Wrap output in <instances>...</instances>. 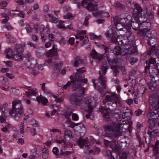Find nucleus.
Here are the masks:
<instances>
[{
	"mask_svg": "<svg viewBox=\"0 0 159 159\" xmlns=\"http://www.w3.org/2000/svg\"><path fill=\"white\" fill-rule=\"evenodd\" d=\"M103 127L105 132V136L111 140H104L105 146L107 148L109 147L111 149H117L116 148L117 140L122 134L120 124L112 122Z\"/></svg>",
	"mask_w": 159,
	"mask_h": 159,
	"instance_id": "obj_1",
	"label": "nucleus"
},
{
	"mask_svg": "<svg viewBox=\"0 0 159 159\" xmlns=\"http://www.w3.org/2000/svg\"><path fill=\"white\" fill-rule=\"evenodd\" d=\"M12 109L9 111V114L16 120H18L23 112V108L21 101L15 100L12 102Z\"/></svg>",
	"mask_w": 159,
	"mask_h": 159,
	"instance_id": "obj_2",
	"label": "nucleus"
},
{
	"mask_svg": "<svg viewBox=\"0 0 159 159\" xmlns=\"http://www.w3.org/2000/svg\"><path fill=\"white\" fill-rule=\"evenodd\" d=\"M103 104L105 105L106 109L102 107L100 108V111L103 114V116L106 119H109L111 117V111L116 109L117 104L114 102L103 101Z\"/></svg>",
	"mask_w": 159,
	"mask_h": 159,
	"instance_id": "obj_3",
	"label": "nucleus"
},
{
	"mask_svg": "<svg viewBox=\"0 0 159 159\" xmlns=\"http://www.w3.org/2000/svg\"><path fill=\"white\" fill-rule=\"evenodd\" d=\"M108 68V66L105 64L102 65L101 66L102 75H100L98 79V82L101 85V87L97 88L98 90L100 93L106 89L107 79L102 75H105Z\"/></svg>",
	"mask_w": 159,
	"mask_h": 159,
	"instance_id": "obj_4",
	"label": "nucleus"
},
{
	"mask_svg": "<svg viewBox=\"0 0 159 159\" xmlns=\"http://www.w3.org/2000/svg\"><path fill=\"white\" fill-rule=\"evenodd\" d=\"M81 5L89 11H93L98 9L96 2L93 0H83L81 2Z\"/></svg>",
	"mask_w": 159,
	"mask_h": 159,
	"instance_id": "obj_5",
	"label": "nucleus"
},
{
	"mask_svg": "<svg viewBox=\"0 0 159 159\" xmlns=\"http://www.w3.org/2000/svg\"><path fill=\"white\" fill-rule=\"evenodd\" d=\"M151 65H153L154 68L156 69L157 71V73L159 75V58H155L151 57L148 61V65L145 67V71L146 72H148L152 66Z\"/></svg>",
	"mask_w": 159,
	"mask_h": 159,
	"instance_id": "obj_6",
	"label": "nucleus"
},
{
	"mask_svg": "<svg viewBox=\"0 0 159 159\" xmlns=\"http://www.w3.org/2000/svg\"><path fill=\"white\" fill-rule=\"evenodd\" d=\"M130 19V15H128L124 17L121 16L120 17L116 16L114 19L115 20H116L119 24V22L121 23L123 25H125V28L127 29L128 30H130V24L129 23V20Z\"/></svg>",
	"mask_w": 159,
	"mask_h": 159,
	"instance_id": "obj_7",
	"label": "nucleus"
},
{
	"mask_svg": "<svg viewBox=\"0 0 159 159\" xmlns=\"http://www.w3.org/2000/svg\"><path fill=\"white\" fill-rule=\"evenodd\" d=\"M103 101L109 102H115V103H118L120 106L121 105L119 98L114 93H112L110 95H106L105 99Z\"/></svg>",
	"mask_w": 159,
	"mask_h": 159,
	"instance_id": "obj_8",
	"label": "nucleus"
},
{
	"mask_svg": "<svg viewBox=\"0 0 159 159\" xmlns=\"http://www.w3.org/2000/svg\"><path fill=\"white\" fill-rule=\"evenodd\" d=\"M88 139L87 138L84 139H82L80 138L77 141L78 144L80 147V148H83L84 146L85 148L87 149L90 148L92 144L93 143L94 140H90L89 143H88Z\"/></svg>",
	"mask_w": 159,
	"mask_h": 159,
	"instance_id": "obj_9",
	"label": "nucleus"
},
{
	"mask_svg": "<svg viewBox=\"0 0 159 159\" xmlns=\"http://www.w3.org/2000/svg\"><path fill=\"white\" fill-rule=\"evenodd\" d=\"M128 48L122 46H116L114 49L113 52L114 54L117 55H121L122 56H125L128 52Z\"/></svg>",
	"mask_w": 159,
	"mask_h": 159,
	"instance_id": "obj_10",
	"label": "nucleus"
},
{
	"mask_svg": "<svg viewBox=\"0 0 159 159\" xmlns=\"http://www.w3.org/2000/svg\"><path fill=\"white\" fill-rule=\"evenodd\" d=\"M93 102L91 100L88 99V98H86L85 100L86 110L88 113V114L85 115V117L87 119H89L92 113L93 109L92 106L93 104Z\"/></svg>",
	"mask_w": 159,
	"mask_h": 159,
	"instance_id": "obj_11",
	"label": "nucleus"
},
{
	"mask_svg": "<svg viewBox=\"0 0 159 159\" xmlns=\"http://www.w3.org/2000/svg\"><path fill=\"white\" fill-rule=\"evenodd\" d=\"M150 29L144 28L141 30V33L142 34L143 38L144 39L148 38H150V39L147 42L148 44L150 46H152L151 44H153V39L152 38V36L151 35V32L150 31Z\"/></svg>",
	"mask_w": 159,
	"mask_h": 159,
	"instance_id": "obj_12",
	"label": "nucleus"
},
{
	"mask_svg": "<svg viewBox=\"0 0 159 159\" xmlns=\"http://www.w3.org/2000/svg\"><path fill=\"white\" fill-rule=\"evenodd\" d=\"M74 66H77L80 64L85 66L87 64L86 60L85 57H84V59H82L80 57L75 56L74 58Z\"/></svg>",
	"mask_w": 159,
	"mask_h": 159,
	"instance_id": "obj_13",
	"label": "nucleus"
},
{
	"mask_svg": "<svg viewBox=\"0 0 159 159\" xmlns=\"http://www.w3.org/2000/svg\"><path fill=\"white\" fill-rule=\"evenodd\" d=\"M117 151L112 150V151H110L109 150L107 152L108 157L111 159H121L120 154L117 152Z\"/></svg>",
	"mask_w": 159,
	"mask_h": 159,
	"instance_id": "obj_14",
	"label": "nucleus"
},
{
	"mask_svg": "<svg viewBox=\"0 0 159 159\" xmlns=\"http://www.w3.org/2000/svg\"><path fill=\"white\" fill-rule=\"evenodd\" d=\"M89 56L92 58L98 60V61L102 60L103 58V55L98 53L94 49L92 50Z\"/></svg>",
	"mask_w": 159,
	"mask_h": 159,
	"instance_id": "obj_15",
	"label": "nucleus"
},
{
	"mask_svg": "<svg viewBox=\"0 0 159 159\" xmlns=\"http://www.w3.org/2000/svg\"><path fill=\"white\" fill-rule=\"evenodd\" d=\"M143 11V10L139 5L137 3L135 4L132 12V14H134V16H136L137 15L142 17V13Z\"/></svg>",
	"mask_w": 159,
	"mask_h": 159,
	"instance_id": "obj_16",
	"label": "nucleus"
},
{
	"mask_svg": "<svg viewBox=\"0 0 159 159\" xmlns=\"http://www.w3.org/2000/svg\"><path fill=\"white\" fill-rule=\"evenodd\" d=\"M73 150H72L71 151H63L62 150H52L53 153L56 156L59 155H68L70 154L71 152H73Z\"/></svg>",
	"mask_w": 159,
	"mask_h": 159,
	"instance_id": "obj_17",
	"label": "nucleus"
},
{
	"mask_svg": "<svg viewBox=\"0 0 159 159\" xmlns=\"http://www.w3.org/2000/svg\"><path fill=\"white\" fill-rule=\"evenodd\" d=\"M37 64L36 60L33 58L30 59L26 63V66L28 68L33 69L36 67V65Z\"/></svg>",
	"mask_w": 159,
	"mask_h": 159,
	"instance_id": "obj_18",
	"label": "nucleus"
},
{
	"mask_svg": "<svg viewBox=\"0 0 159 159\" xmlns=\"http://www.w3.org/2000/svg\"><path fill=\"white\" fill-rule=\"evenodd\" d=\"M69 100L71 103L73 105H77L79 104V100L75 94H71Z\"/></svg>",
	"mask_w": 159,
	"mask_h": 159,
	"instance_id": "obj_19",
	"label": "nucleus"
},
{
	"mask_svg": "<svg viewBox=\"0 0 159 159\" xmlns=\"http://www.w3.org/2000/svg\"><path fill=\"white\" fill-rule=\"evenodd\" d=\"M148 115L152 119H157L159 116L158 111H153L151 107L149 108Z\"/></svg>",
	"mask_w": 159,
	"mask_h": 159,
	"instance_id": "obj_20",
	"label": "nucleus"
},
{
	"mask_svg": "<svg viewBox=\"0 0 159 159\" xmlns=\"http://www.w3.org/2000/svg\"><path fill=\"white\" fill-rule=\"evenodd\" d=\"M158 49H157L156 46L155 45L151 46L149 50L148 51L147 54L148 55H151L152 53H154L156 54L158 52Z\"/></svg>",
	"mask_w": 159,
	"mask_h": 159,
	"instance_id": "obj_21",
	"label": "nucleus"
},
{
	"mask_svg": "<svg viewBox=\"0 0 159 159\" xmlns=\"http://www.w3.org/2000/svg\"><path fill=\"white\" fill-rule=\"evenodd\" d=\"M73 78L71 79V81L72 83H74L76 81L80 82L82 78L81 76L79 73H75L74 76L73 77Z\"/></svg>",
	"mask_w": 159,
	"mask_h": 159,
	"instance_id": "obj_22",
	"label": "nucleus"
},
{
	"mask_svg": "<svg viewBox=\"0 0 159 159\" xmlns=\"http://www.w3.org/2000/svg\"><path fill=\"white\" fill-rule=\"evenodd\" d=\"M158 131L157 129H155L153 130H151L150 129L148 130V134L151 138H153L156 137L158 134Z\"/></svg>",
	"mask_w": 159,
	"mask_h": 159,
	"instance_id": "obj_23",
	"label": "nucleus"
},
{
	"mask_svg": "<svg viewBox=\"0 0 159 159\" xmlns=\"http://www.w3.org/2000/svg\"><path fill=\"white\" fill-rule=\"evenodd\" d=\"M127 48H128V52H129V53L130 54H137L138 53L137 48L136 46H133L130 48L129 47Z\"/></svg>",
	"mask_w": 159,
	"mask_h": 159,
	"instance_id": "obj_24",
	"label": "nucleus"
},
{
	"mask_svg": "<svg viewBox=\"0 0 159 159\" xmlns=\"http://www.w3.org/2000/svg\"><path fill=\"white\" fill-rule=\"evenodd\" d=\"M37 101L39 102H41L43 105H45L48 102V100L46 98H43L41 96H37L36 97Z\"/></svg>",
	"mask_w": 159,
	"mask_h": 159,
	"instance_id": "obj_25",
	"label": "nucleus"
},
{
	"mask_svg": "<svg viewBox=\"0 0 159 159\" xmlns=\"http://www.w3.org/2000/svg\"><path fill=\"white\" fill-rule=\"evenodd\" d=\"M57 51H53L52 49L49 50L46 53V55L48 57H52L57 56Z\"/></svg>",
	"mask_w": 159,
	"mask_h": 159,
	"instance_id": "obj_26",
	"label": "nucleus"
},
{
	"mask_svg": "<svg viewBox=\"0 0 159 159\" xmlns=\"http://www.w3.org/2000/svg\"><path fill=\"white\" fill-rule=\"evenodd\" d=\"M116 66H111L110 67L111 69L112 70H114L113 75L115 77L119 75L120 71L118 70Z\"/></svg>",
	"mask_w": 159,
	"mask_h": 159,
	"instance_id": "obj_27",
	"label": "nucleus"
},
{
	"mask_svg": "<svg viewBox=\"0 0 159 159\" xmlns=\"http://www.w3.org/2000/svg\"><path fill=\"white\" fill-rule=\"evenodd\" d=\"M121 36H117V37L116 38V37L113 36L111 39L115 43H117L119 44H121Z\"/></svg>",
	"mask_w": 159,
	"mask_h": 159,
	"instance_id": "obj_28",
	"label": "nucleus"
},
{
	"mask_svg": "<svg viewBox=\"0 0 159 159\" xmlns=\"http://www.w3.org/2000/svg\"><path fill=\"white\" fill-rule=\"evenodd\" d=\"M11 57L16 61H20L23 60L22 55L18 54H14Z\"/></svg>",
	"mask_w": 159,
	"mask_h": 159,
	"instance_id": "obj_29",
	"label": "nucleus"
},
{
	"mask_svg": "<svg viewBox=\"0 0 159 159\" xmlns=\"http://www.w3.org/2000/svg\"><path fill=\"white\" fill-rule=\"evenodd\" d=\"M130 25L132 27L134 30H138L139 28V21L134 22V21H132V23H130Z\"/></svg>",
	"mask_w": 159,
	"mask_h": 159,
	"instance_id": "obj_30",
	"label": "nucleus"
},
{
	"mask_svg": "<svg viewBox=\"0 0 159 159\" xmlns=\"http://www.w3.org/2000/svg\"><path fill=\"white\" fill-rule=\"evenodd\" d=\"M4 53L6 54V57L10 58V57H11L12 55V51L11 48H9L6 49Z\"/></svg>",
	"mask_w": 159,
	"mask_h": 159,
	"instance_id": "obj_31",
	"label": "nucleus"
},
{
	"mask_svg": "<svg viewBox=\"0 0 159 159\" xmlns=\"http://www.w3.org/2000/svg\"><path fill=\"white\" fill-rule=\"evenodd\" d=\"M25 93L26 94L27 96V97L29 98H30L31 96H34L36 97V98L37 97L36 93L33 90H30V91L29 92L26 91Z\"/></svg>",
	"mask_w": 159,
	"mask_h": 159,
	"instance_id": "obj_32",
	"label": "nucleus"
},
{
	"mask_svg": "<svg viewBox=\"0 0 159 159\" xmlns=\"http://www.w3.org/2000/svg\"><path fill=\"white\" fill-rule=\"evenodd\" d=\"M114 6L116 8L121 10H123L125 8V6L118 2L115 3L114 4Z\"/></svg>",
	"mask_w": 159,
	"mask_h": 159,
	"instance_id": "obj_33",
	"label": "nucleus"
},
{
	"mask_svg": "<svg viewBox=\"0 0 159 159\" xmlns=\"http://www.w3.org/2000/svg\"><path fill=\"white\" fill-rule=\"evenodd\" d=\"M121 44H123L124 45H128L130 44V43H129V42L127 37H122V36H121Z\"/></svg>",
	"mask_w": 159,
	"mask_h": 159,
	"instance_id": "obj_34",
	"label": "nucleus"
},
{
	"mask_svg": "<svg viewBox=\"0 0 159 159\" xmlns=\"http://www.w3.org/2000/svg\"><path fill=\"white\" fill-rule=\"evenodd\" d=\"M155 119H149L148 122L149 124V128L151 130L153 128L155 127Z\"/></svg>",
	"mask_w": 159,
	"mask_h": 159,
	"instance_id": "obj_35",
	"label": "nucleus"
},
{
	"mask_svg": "<svg viewBox=\"0 0 159 159\" xmlns=\"http://www.w3.org/2000/svg\"><path fill=\"white\" fill-rule=\"evenodd\" d=\"M120 150H117V152L118 154H120L121 159H126L127 157L126 153L125 152H122Z\"/></svg>",
	"mask_w": 159,
	"mask_h": 159,
	"instance_id": "obj_36",
	"label": "nucleus"
},
{
	"mask_svg": "<svg viewBox=\"0 0 159 159\" xmlns=\"http://www.w3.org/2000/svg\"><path fill=\"white\" fill-rule=\"evenodd\" d=\"M133 15V18H132L131 16H130V20H129V23L130 24V23H132V21H134V22H135L136 21H139V18L141 17L140 16H139L138 15H136L135 16H134V14H132Z\"/></svg>",
	"mask_w": 159,
	"mask_h": 159,
	"instance_id": "obj_37",
	"label": "nucleus"
},
{
	"mask_svg": "<svg viewBox=\"0 0 159 159\" xmlns=\"http://www.w3.org/2000/svg\"><path fill=\"white\" fill-rule=\"evenodd\" d=\"M128 39V41L129 43H130V44H133V43H134L135 41V37L133 35V34H131L129 36H128L127 37Z\"/></svg>",
	"mask_w": 159,
	"mask_h": 159,
	"instance_id": "obj_38",
	"label": "nucleus"
},
{
	"mask_svg": "<svg viewBox=\"0 0 159 159\" xmlns=\"http://www.w3.org/2000/svg\"><path fill=\"white\" fill-rule=\"evenodd\" d=\"M107 60L109 64L111 66H112L114 63H117V62L116 61L115 59V58H109V57H107Z\"/></svg>",
	"mask_w": 159,
	"mask_h": 159,
	"instance_id": "obj_39",
	"label": "nucleus"
},
{
	"mask_svg": "<svg viewBox=\"0 0 159 159\" xmlns=\"http://www.w3.org/2000/svg\"><path fill=\"white\" fill-rule=\"evenodd\" d=\"M73 84L72 89L73 90H75L77 89H78L79 90L82 89V87L80 84H76L75 83Z\"/></svg>",
	"mask_w": 159,
	"mask_h": 159,
	"instance_id": "obj_40",
	"label": "nucleus"
},
{
	"mask_svg": "<svg viewBox=\"0 0 159 159\" xmlns=\"http://www.w3.org/2000/svg\"><path fill=\"white\" fill-rule=\"evenodd\" d=\"M15 50L16 52V53L18 54H20L23 51L22 48L19 45L16 46L15 48Z\"/></svg>",
	"mask_w": 159,
	"mask_h": 159,
	"instance_id": "obj_41",
	"label": "nucleus"
},
{
	"mask_svg": "<svg viewBox=\"0 0 159 159\" xmlns=\"http://www.w3.org/2000/svg\"><path fill=\"white\" fill-rule=\"evenodd\" d=\"M138 59L137 57H130L129 59V61L130 64L132 65H134L135 63L137 62Z\"/></svg>",
	"mask_w": 159,
	"mask_h": 159,
	"instance_id": "obj_42",
	"label": "nucleus"
},
{
	"mask_svg": "<svg viewBox=\"0 0 159 159\" xmlns=\"http://www.w3.org/2000/svg\"><path fill=\"white\" fill-rule=\"evenodd\" d=\"M65 123L69 124L68 126V127L73 128L75 126V123L72 122L70 119L67 120L65 122Z\"/></svg>",
	"mask_w": 159,
	"mask_h": 159,
	"instance_id": "obj_43",
	"label": "nucleus"
},
{
	"mask_svg": "<svg viewBox=\"0 0 159 159\" xmlns=\"http://www.w3.org/2000/svg\"><path fill=\"white\" fill-rule=\"evenodd\" d=\"M44 150H41V153H42V156L44 159H46L48 157V150H45L43 151Z\"/></svg>",
	"mask_w": 159,
	"mask_h": 159,
	"instance_id": "obj_44",
	"label": "nucleus"
},
{
	"mask_svg": "<svg viewBox=\"0 0 159 159\" xmlns=\"http://www.w3.org/2000/svg\"><path fill=\"white\" fill-rule=\"evenodd\" d=\"M151 108V109L154 111H157V110H158L159 107L158 105L157 104H152L151 106L150 107Z\"/></svg>",
	"mask_w": 159,
	"mask_h": 159,
	"instance_id": "obj_45",
	"label": "nucleus"
},
{
	"mask_svg": "<svg viewBox=\"0 0 159 159\" xmlns=\"http://www.w3.org/2000/svg\"><path fill=\"white\" fill-rule=\"evenodd\" d=\"M89 36L90 37L91 39H101V37L100 36H98L95 35L93 33H90L89 34Z\"/></svg>",
	"mask_w": 159,
	"mask_h": 159,
	"instance_id": "obj_46",
	"label": "nucleus"
},
{
	"mask_svg": "<svg viewBox=\"0 0 159 159\" xmlns=\"http://www.w3.org/2000/svg\"><path fill=\"white\" fill-rule=\"evenodd\" d=\"M74 16L72 15V14L70 13H68L66 15L64 16V18L65 19H74Z\"/></svg>",
	"mask_w": 159,
	"mask_h": 159,
	"instance_id": "obj_47",
	"label": "nucleus"
},
{
	"mask_svg": "<svg viewBox=\"0 0 159 159\" xmlns=\"http://www.w3.org/2000/svg\"><path fill=\"white\" fill-rule=\"evenodd\" d=\"M37 151L36 150H34L33 152H32V154L29 157V159H35Z\"/></svg>",
	"mask_w": 159,
	"mask_h": 159,
	"instance_id": "obj_48",
	"label": "nucleus"
},
{
	"mask_svg": "<svg viewBox=\"0 0 159 159\" xmlns=\"http://www.w3.org/2000/svg\"><path fill=\"white\" fill-rule=\"evenodd\" d=\"M136 137L137 138L139 143V147L141 146L142 145H143V141H142L141 137L139 135V134H136Z\"/></svg>",
	"mask_w": 159,
	"mask_h": 159,
	"instance_id": "obj_49",
	"label": "nucleus"
},
{
	"mask_svg": "<svg viewBox=\"0 0 159 159\" xmlns=\"http://www.w3.org/2000/svg\"><path fill=\"white\" fill-rule=\"evenodd\" d=\"M4 28L7 29L8 30H10L13 29V27L9 24H6L3 25Z\"/></svg>",
	"mask_w": 159,
	"mask_h": 159,
	"instance_id": "obj_50",
	"label": "nucleus"
},
{
	"mask_svg": "<svg viewBox=\"0 0 159 159\" xmlns=\"http://www.w3.org/2000/svg\"><path fill=\"white\" fill-rule=\"evenodd\" d=\"M89 152L91 154H97L100 152V150H90Z\"/></svg>",
	"mask_w": 159,
	"mask_h": 159,
	"instance_id": "obj_51",
	"label": "nucleus"
},
{
	"mask_svg": "<svg viewBox=\"0 0 159 159\" xmlns=\"http://www.w3.org/2000/svg\"><path fill=\"white\" fill-rule=\"evenodd\" d=\"M91 18V16L90 15L88 16H86L85 18L84 24L85 26H87L88 25V21L89 18Z\"/></svg>",
	"mask_w": 159,
	"mask_h": 159,
	"instance_id": "obj_52",
	"label": "nucleus"
},
{
	"mask_svg": "<svg viewBox=\"0 0 159 159\" xmlns=\"http://www.w3.org/2000/svg\"><path fill=\"white\" fill-rule=\"evenodd\" d=\"M72 119L75 121H77L78 120V115L76 114L72 113Z\"/></svg>",
	"mask_w": 159,
	"mask_h": 159,
	"instance_id": "obj_53",
	"label": "nucleus"
},
{
	"mask_svg": "<svg viewBox=\"0 0 159 159\" xmlns=\"http://www.w3.org/2000/svg\"><path fill=\"white\" fill-rule=\"evenodd\" d=\"M71 114V112L69 111H66L64 113V116H65V118L66 119H69Z\"/></svg>",
	"mask_w": 159,
	"mask_h": 159,
	"instance_id": "obj_54",
	"label": "nucleus"
},
{
	"mask_svg": "<svg viewBox=\"0 0 159 159\" xmlns=\"http://www.w3.org/2000/svg\"><path fill=\"white\" fill-rule=\"evenodd\" d=\"M45 84L44 83H43L42 84L41 89L45 93H49V92L48 90L45 88Z\"/></svg>",
	"mask_w": 159,
	"mask_h": 159,
	"instance_id": "obj_55",
	"label": "nucleus"
},
{
	"mask_svg": "<svg viewBox=\"0 0 159 159\" xmlns=\"http://www.w3.org/2000/svg\"><path fill=\"white\" fill-rule=\"evenodd\" d=\"M109 16L108 13L107 12L102 11L101 17L102 18H107Z\"/></svg>",
	"mask_w": 159,
	"mask_h": 159,
	"instance_id": "obj_56",
	"label": "nucleus"
},
{
	"mask_svg": "<svg viewBox=\"0 0 159 159\" xmlns=\"http://www.w3.org/2000/svg\"><path fill=\"white\" fill-rule=\"evenodd\" d=\"M72 82L71 81H68L66 84L64 85L62 90L66 89L68 87H69Z\"/></svg>",
	"mask_w": 159,
	"mask_h": 159,
	"instance_id": "obj_57",
	"label": "nucleus"
},
{
	"mask_svg": "<svg viewBox=\"0 0 159 159\" xmlns=\"http://www.w3.org/2000/svg\"><path fill=\"white\" fill-rule=\"evenodd\" d=\"M143 111L140 109H139L135 112V115L137 116H139L141 115Z\"/></svg>",
	"mask_w": 159,
	"mask_h": 159,
	"instance_id": "obj_58",
	"label": "nucleus"
},
{
	"mask_svg": "<svg viewBox=\"0 0 159 159\" xmlns=\"http://www.w3.org/2000/svg\"><path fill=\"white\" fill-rule=\"evenodd\" d=\"M57 59V57H54L53 59H48L46 61L48 63H50L52 61H53V62H54V61Z\"/></svg>",
	"mask_w": 159,
	"mask_h": 159,
	"instance_id": "obj_59",
	"label": "nucleus"
},
{
	"mask_svg": "<svg viewBox=\"0 0 159 159\" xmlns=\"http://www.w3.org/2000/svg\"><path fill=\"white\" fill-rule=\"evenodd\" d=\"M25 28L28 33H30L31 32L32 29L29 25H26L25 26Z\"/></svg>",
	"mask_w": 159,
	"mask_h": 159,
	"instance_id": "obj_60",
	"label": "nucleus"
},
{
	"mask_svg": "<svg viewBox=\"0 0 159 159\" xmlns=\"http://www.w3.org/2000/svg\"><path fill=\"white\" fill-rule=\"evenodd\" d=\"M102 11H98L95 13H93V15L95 17H98L101 15L102 16Z\"/></svg>",
	"mask_w": 159,
	"mask_h": 159,
	"instance_id": "obj_61",
	"label": "nucleus"
},
{
	"mask_svg": "<svg viewBox=\"0 0 159 159\" xmlns=\"http://www.w3.org/2000/svg\"><path fill=\"white\" fill-rule=\"evenodd\" d=\"M7 5V2L4 1H2L0 2V6L1 7H5Z\"/></svg>",
	"mask_w": 159,
	"mask_h": 159,
	"instance_id": "obj_62",
	"label": "nucleus"
},
{
	"mask_svg": "<svg viewBox=\"0 0 159 159\" xmlns=\"http://www.w3.org/2000/svg\"><path fill=\"white\" fill-rule=\"evenodd\" d=\"M56 142L58 143H63V145L65 147L66 146V143L65 141L63 139L61 140H56Z\"/></svg>",
	"mask_w": 159,
	"mask_h": 159,
	"instance_id": "obj_63",
	"label": "nucleus"
},
{
	"mask_svg": "<svg viewBox=\"0 0 159 159\" xmlns=\"http://www.w3.org/2000/svg\"><path fill=\"white\" fill-rule=\"evenodd\" d=\"M102 47V48L103 49L105 50V52H109L110 50V49L107 46L105 45H101Z\"/></svg>",
	"mask_w": 159,
	"mask_h": 159,
	"instance_id": "obj_64",
	"label": "nucleus"
}]
</instances>
